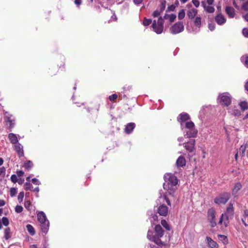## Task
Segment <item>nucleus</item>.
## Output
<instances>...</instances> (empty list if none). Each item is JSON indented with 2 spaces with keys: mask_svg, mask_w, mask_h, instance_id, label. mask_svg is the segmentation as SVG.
<instances>
[{
  "mask_svg": "<svg viewBox=\"0 0 248 248\" xmlns=\"http://www.w3.org/2000/svg\"><path fill=\"white\" fill-rule=\"evenodd\" d=\"M217 23L219 25H222L225 23L226 19L225 18V17L221 14H218V16H217Z\"/></svg>",
  "mask_w": 248,
  "mask_h": 248,
  "instance_id": "nucleus-26",
  "label": "nucleus"
},
{
  "mask_svg": "<svg viewBox=\"0 0 248 248\" xmlns=\"http://www.w3.org/2000/svg\"><path fill=\"white\" fill-rule=\"evenodd\" d=\"M157 211L160 216L166 217L168 215V208L166 205L162 204L158 207Z\"/></svg>",
  "mask_w": 248,
  "mask_h": 248,
  "instance_id": "nucleus-12",
  "label": "nucleus"
},
{
  "mask_svg": "<svg viewBox=\"0 0 248 248\" xmlns=\"http://www.w3.org/2000/svg\"><path fill=\"white\" fill-rule=\"evenodd\" d=\"M23 207L20 205H16L15 207V211L17 213H20L23 211Z\"/></svg>",
  "mask_w": 248,
  "mask_h": 248,
  "instance_id": "nucleus-40",
  "label": "nucleus"
},
{
  "mask_svg": "<svg viewBox=\"0 0 248 248\" xmlns=\"http://www.w3.org/2000/svg\"><path fill=\"white\" fill-rule=\"evenodd\" d=\"M143 0H134V2L136 4H139L141 3Z\"/></svg>",
  "mask_w": 248,
  "mask_h": 248,
  "instance_id": "nucleus-59",
  "label": "nucleus"
},
{
  "mask_svg": "<svg viewBox=\"0 0 248 248\" xmlns=\"http://www.w3.org/2000/svg\"><path fill=\"white\" fill-rule=\"evenodd\" d=\"M175 8V6L174 5H172L168 8L167 11H172L174 10Z\"/></svg>",
  "mask_w": 248,
  "mask_h": 248,
  "instance_id": "nucleus-57",
  "label": "nucleus"
},
{
  "mask_svg": "<svg viewBox=\"0 0 248 248\" xmlns=\"http://www.w3.org/2000/svg\"><path fill=\"white\" fill-rule=\"evenodd\" d=\"M11 180L13 183H16L17 181V176L15 174H13L11 176Z\"/></svg>",
  "mask_w": 248,
  "mask_h": 248,
  "instance_id": "nucleus-45",
  "label": "nucleus"
},
{
  "mask_svg": "<svg viewBox=\"0 0 248 248\" xmlns=\"http://www.w3.org/2000/svg\"><path fill=\"white\" fill-rule=\"evenodd\" d=\"M5 120L6 122V124L9 125V126L10 128H12L15 124V123L14 121L11 120L9 117L7 116H5Z\"/></svg>",
  "mask_w": 248,
  "mask_h": 248,
  "instance_id": "nucleus-27",
  "label": "nucleus"
},
{
  "mask_svg": "<svg viewBox=\"0 0 248 248\" xmlns=\"http://www.w3.org/2000/svg\"><path fill=\"white\" fill-rule=\"evenodd\" d=\"M1 224L5 226H7L9 223V220L6 217H3L1 219Z\"/></svg>",
  "mask_w": 248,
  "mask_h": 248,
  "instance_id": "nucleus-33",
  "label": "nucleus"
},
{
  "mask_svg": "<svg viewBox=\"0 0 248 248\" xmlns=\"http://www.w3.org/2000/svg\"><path fill=\"white\" fill-rule=\"evenodd\" d=\"M206 240L210 247L211 248H217V243L215 241H213L209 237H206Z\"/></svg>",
  "mask_w": 248,
  "mask_h": 248,
  "instance_id": "nucleus-23",
  "label": "nucleus"
},
{
  "mask_svg": "<svg viewBox=\"0 0 248 248\" xmlns=\"http://www.w3.org/2000/svg\"><path fill=\"white\" fill-rule=\"evenodd\" d=\"M234 213L233 204L230 203L224 213L222 214L218 222V224L222 225L221 229L224 230L227 227L229 223V220L233 218Z\"/></svg>",
  "mask_w": 248,
  "mask_h": 248,
  "instance_id": "nucleus-2",
  "label": "nucleus"
},
{
  "mask_svg": "<svg viewBox=\"0 0 248 248\" xmlns=\"http://www.w3.org/2000/svg\"><path fill=\"white\" fill-rule=\"evenodd\" d=\"M195 24L196 26L199 27L201 24V18L199 16H197L194 21Z\"/></svg>",
  "mask_w": 248,
  "mask_h": 248,
  "instance_id": "nucleus-34",
  "label": "nucleus"
},
{
  "mask_svg": "<svg viewBox=\"0 0 248 248\" xmlns=\"http://www.w3.org/2000/svg\"><path fill=\"white\" fill-rule=\"evenodd\" d=\"M220 103L226 107H228L232 102V98L228 93H223L219 95Z\"/></svg>",
  "mask_w": 248,
  "mask_h": 248,
  "instance_id": "nucleus-7",
  "label": "nucleus"
},
{
  "mask_svg": "<svg viewBox=\"0 0 248 248\" xmlns=\"http://www.w3.org/2000/svg\"><path fill=\"white\" fill-rule=\"evenodd\" d=\"M231 194L229 192H223L218 196V203L225 204L231 198Z\"/></svg>",
  "mask_w": 248,
  "mask_h": 248,
  "instance_id": "nucleus-9",
  "label": "nucleus"
},
{
  "mask_svg": "<svg viewBox=\"0 0 248 248\" xmlns=\"http://www.w3.org/2000/svg\"><path fill=\"white\" fill-rule=\"evenodd\" d=\"M135 127V124L134 123L128 124L124 129V131L127 134H130Z\"/></svg>",
  "mask_w": 248,
  "mask_h": 248,
  "instance_id": "nucleus-17",
  "label": "nucleus"
},
{
  "mask_svg": "<svg viewBox=\"0 0 248 248\" xmlns=\"http://www.w3.org/2000/svg\"><path fill=\"white\" fill-rule=\"evenodd\" d=\"M11 232L10 228H6L4 231V238L6 240L9 239L11 237Z\"/></svg>",
  "mask_w": 248,
  "mask_h": 248,
  "instance_id": "nucleus-30",
  "label": "nucleus"
},
{
  "mask_svg": "<svg viewBox=\"0 0 248 248\" xmlns=\"http://www.w3.org/2000/svg\"><path fill=\"white\" fill-rule=\"evenodd\" d=\"M161 12V11L155 10L154 12L152 15L154 17H156L159 16Z\"/></svg>",
  "mask_w": 248,
  "mask_h": 248,
  "instance_id": "nucleus-48",
  "label": "nucleus"
},
{
  "mask_svg": "<svg viewBox=\"0 0 248 248\" xmlns=\"http://www.w3.org/2000/svg\"><path fill=\"white\" fill-rule=\"evenodd\" d=\"M176 165L178 167H183L186 165V160L185 158L182 156H180L178 157L176 161Z\"/></svg>",
  "mask_w": 248,
  "mask_h": 248,
  "instance_id": "nucleus-19",
  "label": "nucleus"
},
{
  "mask_svg": "<svg viewBox=\"0 0 248 248\" xmlns=\"http://www.w3.org/2000/svg\"><path fill=\"white\" fill-rule=\"evenodd\" d=\"M150 221L152 223H153V222H155L158 219V217L156 215L154 214L151 217L149 218Z\"/></svg>",
  "mask_w": 248,
  "mask_h": 248,
  "instance_id": "nucleus-41",
  "label": "nucleus"
},
{
  "mask_svg": "<svg viewBox=\"0 0 248 248\" xmlns=\"http://www.w3.org/2000/svg\"><path fill=\"white\" fill-rule=\"evenodd\" d=\"M197 130L195 128L188 129L184 131V136L186 138H194L197 136Z\"/></svg>",
  "mask_w": 248,
  "mask_h": 248,
  "instance_id": "nucleus-10",
  "label": "nucleus"
},
{
  "mask_svg": "<svg viewBox=\"0 0 248 248\" xmlns=\"http://www.w3.org/2000/svg\"><path fill=\"white\" fill-rule=\"evenodd\" d=\"M164 198L168 205L170 206V202L169 198L167 196V193L164 194Z\"/></svg>",
  "mask_w": 248,
  "mask_h": 248,
  "instance_id": "nucleus-47",
  "label": "nucleus"
},
{
  "mask_svg": "<svg viewBox=\"0 0 248 248\" xmlns=\"http://www.w3.org/2000/svg\"><path fill=\"white\" fill-rule=\"evenodd\" d=\"M26 228L28 232L30 233L31 235L35 234V230L33 227L30 224H28L26 226Z\"/></svg>",
  "mask_w": 248,
  "mask_h": 248,
  "instance_id": "nucleus-28",
  "label": "nucleus"
},
{
  "mask_svg": "<svg viewBox=\"0 0 248 248\" xmlns=\"http://www.w3.org/2000/svg\"><path fill=\"white\" fill-rule=\"evenodd\" d=\"M244 216L245 217H248V209H246L244 211Z\"/></svg>",
  "mask_w": 248,
  "mask_h": 248,
  "instance_id": "nucleus-60",
  "label": "nucleus"
},
{
  "mask_svg": "<svg viewBox=\"0 0 248 248\" xmlns=\"http://www.w3.org/2000/svg\"><path fill=\"white\" fill-rule=\"evenodd\" d=\"M75 3L76 4L79 5L81 3V0H75Z\"/></svg>",
  "mask_w": 248,
  "mask_h": 248,
  "instance_id": "nucleus-61",
  "label": "nucleus"
},
{
  "mask_svg": "<svg viewBox=\"0 0 248 248\" xmlns=\"http://www.w3.org/2000/svg\"><path fill=\"white\" fill-rule=\"evenodd\" d=\"M24 196V193L23 192H21L19 193L18 195V200L20 202H22Z\"/></svg>",
  "mask_w": 248,
  "mask_h": 248,
  "instance_id": "nucleus-44",
  "label": "nucleus"
},
{
  "mask_svg": "<svg viewBox=\"0 0 248 248\" xmlns=\"http://www.w3.org/2000/svg\"><path fill=\"white\" fill-rule=\"evenodd\" d=\"M27 170H30L33 166V163L31 161H27L25 162L23 166Z\"/></svg>",
  "mask_w": 248,
  "mask_h": 248,
  "instance_id": "nucleus-29",
  "label": "nucleus"
},
{
  "mask_svg": "<svg viewBox=\"0 0 248 248\" xmlns=\"http://www.w3.org/2000/svg\"><path fill=\"white\" fill-rule=\"evenodd\" d=\"M176 15L174 14H165V16H163V18H162L164 19H169L170 22H173L175 19H176Z\"/></svg>",
  "mask_w": 248,
  "mask_h": 248,
  "instance_id": "nucleus-21",
  "label": "nucleus"
},
{
  "mask_svg": "<svg viewBox=\"0 0 248 248\" xmlns=\"http://www.w3.org/2000/svg\"><path fill=\"white\" fill-rule=\"evenodd\" d=\"M243 35L247 38H248V29L244 28L242 30Z\"/></svg>",
  "mask_w": 248,
  "mask_h": 248,
  "instance_id": "nucleus-43",
  "label": "nucleus"
},
{
  "mask_svg": "<svg viewBox=\"0 0 248 248\" xmlns=\"http://www.w3.org/2000/svg\"><path fill=\"white\" fill-rule=\"evenodd\" d=\"M37 219L40 223L42 232L46 234L49 229V222L45 214L42 211L39 212L37 214Z\"/></svg>",
  "mask_w": 248,
  "mask_h": 248,
  "instance_id": "nucleus-4",
  "label": "nucleus"
},
{
  "mask_svg": "<svg viewBox=\"0 0 248 248\" xmlns=\"http://www.w3.org/2000/svg\"><path fill=\"white\" fill-rule=\"evenodd\" d=\"M202 5L204 9L209 13H213L215 11V8L211 6L206 5L204 2H202Z\"/></svg>",
  "mask_w": 248,
  "mask_h": 248,
  "instance_id": "nucleus-18",
  "label": "nucleus"
},
{
  "mask_svg": "<svg viewBox=\"0 0 248 248\" xmlns=\"http://www.w3.org/2000/svg\"><path fill=\"white\" fill-rule=\"evenodd\" d=\"M6 171V169L4 167L0 168V175H1L2 173H5Z\"/></svg>",
  "mask_w": 248,
  "mask_h": 248,
  "instance_id": "nucleus-55",
  "label": "nucleus"
},
{
  "mask_svg": "<svg viewBox=\"0 0 248 248\" xmlns=\"http://www.w3.org/2000/svg\"><path fill=\"white\" fill-rule=\"evenodd\" d=\"M24 189L26 190H31L32 187V185L30 182H26L24 185Z\"/></svg>",
  "mask_w": 248,
  "mask_h": 248,
  "instance_id": "nucleus-37",
  "label": "nucleus"
},
{
  "mask_svg": "<svg viewBox=\"0 0 248 248\" xmlns=\"http://www.w3.org/2000/svg\"><path fill=\"white\" fill-rule=\"evenodd\" d=\"M31 203L30 201H25L24 202V206L28 210H31Z\"/></svg>",
  "mask_w": 248,
  "mask_h": 248,
  "instance_id": "nucleus-38",
  "label": "nucleus"
},
{
  "mask_svg": "<svg viewBox=\"0 0 248 248\" xmlns=\"http://www.w3.org/2000/svg\"><path fill=\"white\" fill-rule=\"evenodd\" d=\"M16 174L18 177H21L23 176L24 172L22 170H18L16 171Z\"/></svg>",
  "mask_w": 248,
  "mask_h": 248,
  "instance_id": "nucleus-54",
  "label": "nucleus"
},
{
  "mask_svg": "<svg viewBox=\"0 0 248 248\" xmlns=\"http://www.w3.org/2000/svg\"><path fill=\"white\" fill-rule=\"evenodd\" d=\"M225 11L230 18H233L235 16L234 9L230 6H227L225 9Z\"/></svg>",
  "mask_w": 248,
  "mask_h": 248,
  "instance_id": "nucleus-15",
  "label": "nucleus"
},
{
  "mask_svg": "<svg viewBox=\"0 0 248 248\" xmlns=\"http://www.w3.org/2000/svg\"><path fill=\"white\" fill-rule=\"evenodd\" d=\"M8 138L11 143L16 144L18 143V139L16 135L14 133H11L8 134Z\"/></svg>",
  "mask_w": 248,
  "mask_h": 248,
  "instance_id": "nucleus-16",
  "label": "nucleus"
},
{
  "mask_svg": "<svg viewBox=\"0 0 248 248\" xmlns=\"http://www.w3.org/2000/svg\"><path fill=\"white\" fill-rule=\"evenodd\" d=\"M218 239L221 241L224 245L228 243V239L226 235L218 234Z\"/></svg>",
  "mask_w": 248,
  "mask_h": 248,
  "instance_id": "nucleus-24",
  "label": "nucleus"
},
{
  "mask_svg": "<svg viewBox=\"0 0 248 248\" xmlns=\"http://www.w3.org/2000/svg\"><path fill=\"white\" fill-rule=\"evenodd\" d=\"M5 204V202L4 200L0 199V206H3Z\"/></svg>",
  "mask_w": 248,
  "mask_h": 248,
  "instance_id": "nucleus-58",
  "label": "nucleus"
},
{
  "mask_svg": "<svg viewBox=\"0 0 248 248\" xmlns=\"http://www.w3.org/2000/svg\"><path fill=\"white\" fill-rule=\"evenodd\" d=\"M242 185L240 182H238L235 184L234 187L232 189V194L235 195L241 189Z\"/></svg>",
  "mask_w": 248,
  "mask_h": 248,
  "instance_id": "nucleus-22",
  "label": "nucleus"
},
{
  "mask_svg": "<svg viewBox=\"0 0 248 248\" xmlns=\"http://www.w3.org/2000/svg\"><path fill=\"white\" fill-rule=\"evenodd\" d=\"M165 183L163 184V188L166 190L169 194L173 199L175 198L174 193L177 189L178 179L177 177L172 174L166 173L164 176Z\"/></svg>",
  "mask_w": 248,
  "mask_h": 248,
  "instance_id": "nucleus-1",
  "label": "nucleus"
},
{
  "mask_svg": "<svg viewBox=\"0 0 248 248\" xmlns=\"http://www.w3.org/2000/svg\"><path fill=\"white\" fill-rule=\"evenodd\" d=\"M117 95L116 94H113L109 96V99L110 101H114L117 98Z\"/></svg>",
  "mask_w": 248,
  "mask_h": 248,
  "instance_id": "nucleus-52",
  "label": "nucleus"
},
{
  "mask_svg": "<svg viewBox=\"0 0 248 248\" xmlns=\"http://www.w3.org/2000/svg\"><path fill=\"white\" fill-rule=\"evenodd\" d=\"M194 126V124L191 121L187 122L186 123V128L187 129L195 128Z\"/></svg>",
  "mask_w": 248,
  "mask_h": 248,
  "instance_id": "nucleus-32",
  "label": "nucleus"
},
{
  "mask_svg": "<svg viewBox=\"0 0 248 248\" xmlns=\"http://www.w3.org/2000/svg\"><path fill=\"white\" fill-rule=\"evenodd\" d=\"M155 235H153V232L151 231H148L147 233V238L149 240L154 241L157 245H163V242L161 241L160 238L164 235V231L159 225H157L155 228Z\"/></svg>",
  "mask_w": 248,
  "mask_h": 248,
  "instance_id": "nucleus-3",
  "label": "nucleus"
},
{
  "mask_svg": "<svg viewBox=\"0 0 248 248\" xmlns=\"http://www.w3.org/2000/svg\"><path fill=\"white\" fill-rule=\"evenodd\" d=\"M184 30V26L182 22H178L172 26L170 29V31L171 33L173 34H176L181 32Z\"/></svg>",
  "mask_w": 248,
  "mask_h": 248,
  "instance_id": "nucleus-6",
  "label": "nucleus"
},
{
  "mask_svg": "<svg viewBox=\"0 0 248 248\" xmlns=\"http://www.w3.org/2000/svg\"><path fill=\"white\" fill-rule=\"evenodd\" d=\"M215 210L212 208L208 211V220L212 227H214L217 224L215 221Z\"/></svg>",
  "mask_w": 248,
  "mask_h": 248,
  "instance_id": "nucleus-8",
  "label": "nucleus"
},
{
  "mask_svg": "<svg viewBox=\"0 0 248 248\" xmlns=\"http://www.w3.org/2000/svg\"><path fill=\"white\" fill-rule=\"evenodd\" d=\"M243 58H245L244 64L248 68V56L245 55L243 57Z\"/></svg>",
  "mask_w": 248,
  "mask_h": 248,
  "instance_id": "nucleus-51",
  "label": "nucleus"
},
{
  "mask_svg": "<svg viewBox=\"0 0 248 248\" xmlns=\"http://www.w3.org/2000/svg\"><path fill=\"white\" fill-rule=\"evenodd\" d=\"M197 14V10L192 9L189 10L187 13V16L189 18H193Z\"/></svg>",
  "mask_w": 248,
  "mask_h": 248,
  "instance_id": "nucleus-25",
  "label": "nucleus"
},
{
  "mask_svg": "<svg viewBox=\"0 0 248 248\" xmlns=\"http://www.w3.org/2000/svg\"><path fill=\"white\" fill-rule=\"evenodd\" d=\"M192 3H193V4L195 6V7H198L199 6L200 2L198 0H192Z\"/></svg>",
  "mask_w": 248,
  "mask_h": 248,
  "instance_id": "nucleus-53",
  "label": "nucleus"
},
{
  "mask_svg": "<svg viewBox=\"0 0 248 248\" xmlns=\"http://www.w3.org/2000/svg\"><path fill=\"white\" fill-rule=\"evenodd\" d=\"M163 24L164 20L162 17L160 16L158 18L157 23L155 20L153 21L152 27L154 31L157 34H161L163 31Z\"/></svg>",
  "mask_w": 248,
  "mask_h": 248,
  "instance_id": "nucleus-5",
  "label": "nucleus"
},
{
  "mask_svg": "<svg viewBox=\"0 0 248 248\" xmlns=\"http://www.w3.org/2000/svg\"><path fill=\"white\" fill-rule=\"evenodd\" d=\"M242 9L245 11H248V1L245 2L242 5Z\"/></svg>",
  "mask_w": 248,
  "mask_h": 248,
  "instance_id": "nucleus-50",
  "label": "nucleus"
},
{
  "mask_svg": "<svg viewBox=\"0 0 248 248\" xmlns=\"http://www.w3.org/2000/svg\"><path fill=\"white\" fill-rule=\"evenodd\" d=\"M190 119L189 115L186 113H182L179 115L178 121L181 123L182 126L183 123Z\"/></svg>",
  "mask_w": 248,
  "mask_h": 248,
  "instance_id": "nucleus-14",
  "label": "nucleus"
},
{
  "mask_svg": "<svg viewBox=\"0 0 248 248\" xmlns=\"http://www.w3.org/2000/svg\"><path fill=\"white\" fill-rule=\"evenodd\" d=\"M17 193L16 189L15 188H11L10 189V195L11 197L15 196Z\"/></svg>",
  "mask_w": 248,
  "mask_h": 248,
  "instance_id": "nucleus-42",
  "label": "nucleus"
},
{
  "mask_svg": "<svg viewBox=\"0 0 248 248\" xmlns=\"http://www.w3.org/2000/svg\"><path fill=\"white\" fill-rule=\"evenodd\" d=\"M239 106L242 111H244L248 109V103L246 101L240 102L239 103Z\"/></svg>",
  "mask_w": 248,
  "mask_h": 248,
  "instance_id": "nucleus-20",
  "label": "nucleus"
},
{
  "mask_svg": "<svg viewBox=\"0 0 248 248\" xmlns=\"http://www.w3.org/2000/svg\"><path fill=\"white\" fill-rule=\"evenodd\" d=\"M31 182H32L33 184H34L36 185H40L41 184L40 182L38 179H37L36 178H33L31 180Z\"/></svg>",
  "mask_w": 248,
  "mask_h": 248,
  "instance_id": "nucleus-49",
  "label": "nucleus"
},
{
  "mask_svg": "<svg viewBox=\"0 0 248 248\" xmlns=\"http://www.w3.org/2000/svg\"><path fill=\"white\" fill-rule=\"evenodd\" d=\"M152 23V20L151 19H147L144 18L143 21V25L145 26H148Z\"/></svg>",
  "mask_w": 248,
  "mask_h": 248,
  "instance_id": "nucleus-36",
  "label": "nucleus"
},
{
  "mask_svg": "<svg viewBox=\"0 0 248 248\" xmlns=\"http://www.w3.org/2000/svg\"><path fill=\"white\" fill-rule=\"evenodd\" d=\"M14 149L17 153L19 157L24 156L23 146L19 143H18L14 145Z\"/></svg>",
  "mask_w": 248,
  "mask_h": 248,
  "instance_id": "nucleus-11",
  "label": "nucleus"
},
{
  "mask_svg": "<svg viewBox=\"0 0 248 248\" xmlns=\"http://www.w3.org/2000/svg\"><path fill=\"white\" fill-rule=\"evenodd\" d=\"M243 17L246 21H248V13L244 16Z\"/></svg>",
  "mask_w": 248,
  "mask_h": 248,
  "instance_id": "nucleus-64",
  "label": "nucleus"
},
{
  "mask_svg": "<svg viewBox=\"0 0 248 248\" xmlns=\"http://www.w3.org/2000/svg\"><path fill=\"white\" fill-rule=\"evenodd\" d=\"M195 142L194 140H190L189 141L186 143L185 144V148L189 152H193L194 149Z\"/></svg>",
  "mask_w": 248,
  "mask_h": 248,
  "instance_id": "nucleus-13",
  "label": "nucleus"
},
{
  "mask_svg": "<svg viewBox=\"0 0 248 248\" xmlns=\"http://www.w3.org/2000/svg\"><path fill=\"white\" fill-rule=\"evenodd\" d=\"M234 116H239L241 115V111L238 109H234L232 113Z\"/></svg>",
  "mask_w": 248,
  "mask_h": 248,
  "instance_id": "nucleus-39",
  "label": "nucleus"
},
{
  "mask_svg": "<svg viewBox=\"0 0 248 248\" xmlns=\"http://www.w3.org/2000/svg\"><path fill=\"white\" fill-rule=\"evenodd\" d=\"M245 89L248 91V80L245 84Z\"/></svg>",
  "mask_w": 248,
  "mask_h": 248,
  "instance_id": "nucleus-63",
  "label": "nucleus"
},
{
  "mask_svg": "<svg viewBox=\"0 0 248 248\" xmlns=\"http://www.w3.org/2000/svg\"><path fill=\"white\" fill-rule=\"evenodd\" d=\"M161 224L168 231H170V226L168 224V223L167 222V221L164 220V219H163L161 220Z\"/></svg>",
  "mask_w": 248,
  "mask_h": 248,
  "instance_id": "nucleus-31",
  "label": "nucleus"
},
{
  "mask_svg": "<svg viewBox=\"0 0 248 248\" xmlns=\"http://www.w3.org/2000/svg\"><path fill=\"white\" fill-rule=\"evenodd\" d=\"M165 2H166V1H164V2H162L161 4V9H160L161 12H162L165 9Z\"/></svg>",
  "mask_w": 248,
  "mask_h": 248,
  "instance_id": "nucleus-56",
  "label": "nucleus"
},
{
  "mask_svg": "<svg viewBox=\"0 0 248 248\" xmlns=\"http://www.w3.org/2000/svg\"><path fill=\"white\" fill-rule=\"evenodd\" d=\"M208 28L211 31H212L215 30V25L214 23H208Z\"/></svg>",
  "mask_w": 248,
  "mask_h": 248,
  "instance_id": "nucleus-46",
  "label": "nucleus"
},
{
  "mask_svg": "<svg viewBox=\"0 0 248 248\" xmlns=\"http://www.w3.org/2000/svg\"><path fill=\"white\" fill-rule=\"evenodd\" d=\"M185 12L184 10H181L178 14V17L179 19L181 20V19H183L185 17Z\"/></svg>",
  "mask_w": 248,
  "mask_h": 248,
  "instance_id": "nucleus-35",
  "label": "nucleus"
},
{
  "mask_svg": "<svg viewBox=\"0 0 248 248\" xmlns=\"http://www.w3.org/2000/svg\"><path fill=\"white\" fill-rule=\"evenodd\" d=\"M246 148V146H241V148L240 149L242 150L243 154H244L245 153Z\"/></svg>",
  "mask_w": 248,
  "mask_h": 248,
  "instance_id": "nucleus-62",
  "label": "nucleus"
}]
</instances>
